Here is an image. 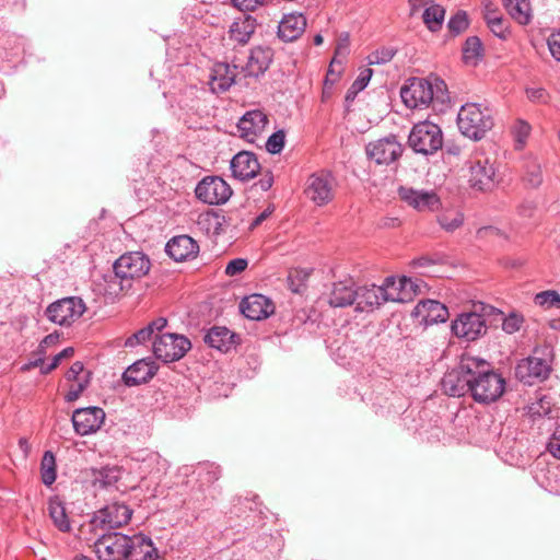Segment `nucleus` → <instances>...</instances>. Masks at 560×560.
<instances>
[{
    "label": "nucleus",
    "mask_w": 560,
    "mask_h": 560,
    "mask_svg": "<svg viewBox=\"0 0 560 560\" xmlns=\"http://www.w3.org/2000/svg\"><path fill=\"white\" fill-rule=\"evenodd\" d=\"M232 2L241 11H254L262 5L266 0H232Z\"/></svg>",
    "instance_id": "obj_58"
},
{
    "label": "nucleus",
    "mask_w": 560,
    "mask_h": 560,
    "mask_svg": "<svg viewBox=\"0 0 560 560\" xmlns=\"http://www.w3.org/2000/svg\"><path fill=\"white\" fill-rule=\"evenodd\" d=\"M485 57V47L478 36H469L462 46V58L465 65L477 66Z\"/></svg>",
    "instance_id": "obj_34"
},
{
    "label": "nucleus",
    "mask_w": 560,
    "mask_h": 560,
    "mask_svg": "<svg viewBox=\"0 0 560 560\" xmlns=\"http://www.w3.org/2000/svg\"><path fill=\"white\" fill-rule=\"evenodd\" d=\"M444 142L443 132L438 124L429 120L413 125L408 136V145L417 154L433 155L442 149Z\"/></svg>",
    "instance_id": "obj_8"
},
{
    "label": "nucleus",
    "mask_w": 560,
    "mask_h": 560,
    "mask_svg": "<svg viewBox=\"0 0 560 560\" xmlns=\"http://www.w3.org/2000/svg\"><path fill=\"white\" fill-rule=\"evenodd\" d=\"M548 49L552 58L560 62V30L552 32L547 38Z\"/></svg>",
    "instance_id": "obj_52"
},
{
    "label": "nucleus",
    "mask_w": 560,
    "mask_h": 560,
    "mask_svg": "<svg viewBox=\"0 0 560 560\" xmlns=\"http://www.w3.org/2000/svg\"><path fill=\"white\" fill-rule=\"evenodd\" d=\"M158 372L156 364L150 359H141L129 365L122 373V382L126 386H139L148 383Z\"/></svg>",
    "instance_id": "obj_23"
},
{
    "label": "nucleus",
    "mask_w": 560,
    "mask_h": 560,
    "mask_svg": "<svg viewBox=\"0 0 560 560\" xmlns=\"http://www.w3.org/2000/svg\"><path fill=\"white\" fill-rule=\"evenodd\" d=\"M445 256L442 254L422 255L412 260V266L416 268H423L433 265L444 264Z\"/></svg>",
    "instance_id": "obj_48"
},
{
    "label": "nucleus",
    "mask_w": 560,
    "mask_h": 560,
    "mask_svg": "<svg viewBox=\"0 0 560 560\" xmlns=\"http://www.w3.org/2000/svg\"><path fill=\"white\" fill-rule=\"evenodd\" d=\"M129 546L126 560H158L160 557L152 539L142 533L129 536Z\"/></svg>",
    "instance_id": "obj_27"
},
{
    "label": "nucleus",
    "mask_w": 560,
    "mask_h": 560,
    "mask_svg": "<svg viewBox=\"0 0 560 560\" xmlns=\"http://www.w3.org/2000/svg\"><path fill=\"white\" fill-rule=\"evenodd\" d=\"M84 365L81 361H75L72 363L68 372L66 373V378L68 381H77L79 375L83 372Z\"/></svg>",
    "instance_id": "obj_60"
},
{
    "label": "nucleus",
    "mask_w": 560,
    "mask_h": 560,
    "mask_svg": "<svg viewBox=\"0 0 560 560\" xmlns=\"http://www.w3.org/2000/svg\"><path fill=\"white\" fill-rule=\"evenodd\" d=\"M397 192L401 201L418 212H435L442 206L441 198L434 190L400 186Z\"/></svg>",
    "instance_id": "obj_14"
},
{
    "label": "nucleus",
    "mask_w": 560,
    "mask_h": 560,
    "mask_svg": "<svg viewBox=\"0 0 560 560\" xmlns=\"http://www.w3.org/2000/svg\"><path fill=\"white\" fill-rule=\"evenodd\" d=\"M73 353H74V349L72 347H68V348L63 349L62 351H60L58 354H56L52 358V361L50 364L42 366V369H40L42 374L50 373L52 370H55L60 364L62 359L70 358L73 355Z\"/></svg>",
    "instance_id": "obj_50"
},
{
    "label": "nucleus",
    "mask_w": 560,
    "mask_h": 560,
    "mask_svg": "<svg viewBox=\"0 0 560 560\" xmlns=\"http://www.w3.org/2000/svg\"><path fill=\"white\" fill-rule=\"evenodd\" d=\"M236 66L231 67L225 62H217L210 74V89L214 93L226 92L236 81Z\"/></svg>",
    "instance_id": "obj_29"
},
{
    "label": "nucleus",
    "mask_w": 560,
    "mask_h": 560,
    "mask_svg": "<svg viewBox=\"0 0 560 560\" xmlns=\"http://www.w3.org/2000/svg\"><path fill=\"white\" fill-rule=\"evenodd\" d=\"M48 514L54 525L62 533L71 530V523L66 512L63 502L58 497H52L48 501Z\"/></svg>",
    "instance_id": "obj_33"
},
{
    "label": "nucleus",
    "mask_w": 560,
    "mask_h": 560,
    "mask_svg": "<svg viewBox=\"0 0 560 560\" xmlns=\"http://www.w3.org/2000/svg\"><path fill=\"white\" fill-rule=\"evenodd\" d=\"M523 323V317L518 314L511 313L502 320V329L508 334H514L520 330Z\"/></svg>",
    "instance_id": "obj_49"
},
{
    "label": "nucleus",
    "mask_w": 560,
    "mask_h": 560,
    "mask_svg": "<svg viewBox=\"0 0 560 560\" xmlns=\"http://www.w3.org/2000/svg\"><path fill=\"white\" fill-rule=\"evenodd\" d=\"M494 307L479 303L474 305V311L460 313L452 322V332L466 341H475L487 334L488 326L486 314H491Z\"/></svg>",
    "instance_id": "obj_6"
},
{
    "label": "nucleus",
    "mask_w": 560,
    "mask_h": 560,
    "mask_svg": "<svg viewBox=\"0 0 560 560\" xmlns=\"http://www.w3.org/2000/svg\"><path fill=\"white\" fill-rule=\"evenodd\" d=\"M167 325V319L164 317H159L151 323L148 324L149 328H151L152 334L162 331L163 328Z\"/></svg>",
    "instance_id": "obj_64"
},
{
    "label": "nucleus",
    "mask_w": 560,
    "mask_h": 560,
    "mask_svg": "<svg viewBox=\"0 0 560 560\" xmlns=\"http://www.w3.org/2000/svg\"><path fill=\"white\" fill-rule=\"evenodd\" d=\"M40 478L42 482L49 487L57 478L56 458L51 451H46L40 462Z\"/></svg>",
    "instance_id": "obj_39"
},
{
    "label": "nucleus",
    "mask_w": 560,
    "mask_h": 560,
    "mask_svg": "<svg viewBox=\"0 0 560 560\" xmlns=\"http://www.w3.org/2000/svg\"><path fill=\"white\" fill-rule=\"evenodd\" d=\"M231 186L220 176H205L196 186L198 200L210 206L224 205L232 196Z\"/></svg>",
    "instance_id": "obj_11"
},
{
    "label": "nucleus",
    "mask_w": 560,
    "mask_h": 560,
    "mask_svg": "<svg viewBox=\"0 0 560 560\" xmlns=\"http://www.w3.org/2000/svg\"><path fill=\"white\" fill-rule=\"evenodd\" d=\"M469 26L468 14L464 10H458L455 14L451 16L447 22L448 32L453 36H457L465 32Z\"/></svg>",
    "instance_id": "obj_42"
},
{
    "label": "nucleus",
    "mask_w": 560,
    "mask_h": 560,
    "mask_svg": "<svg viewBox=\"0 0 560 560\" xmlns=\"http://www.w3.org/2000/svg\"><path fill=\"white\" fill-rule=\"evenodd\" d=\"M366 155L377 164L389 165L397 161L402 154V147L396 136L390 135L383 139L369 142L365 147Z\"/></svg>",
    "instance_id": "obj_15"
},
{
    "label": "nucleus",
    "mask_w": 560,
    "mask_h": 560,
    "mask_svg": "<svg viewBox=\"0 0 560 560\" xmlns=\"http://www.w3.org/2000/svg\"><path fill=\"white\" fill-rule=\"evenodd\" d=\"M198 475L203 483L212 485L220 478L221 469L213 463H206L199 467Z\"/></svg>",
    "instance_id": "obj_43"
},
{
    "label": "nucleus",
    "mask_w": 560,
    "mask_h": 560,
    "mask_svg": "<svg viewBox=\"0 0 560 560\" xmlns=\"http://www.w3.org/2000/svg\"><path fill=\"white\" fill-rule=\"evenodd\" d=\"M89 384V380L85 378L83 381L78 382L77 385H72L69 389V392L66 394L65 399L67 402H73L75 401L80 395L84 392Z\"/></svg>",
    "instance_id": "obj_57"
},
{
    "label": "nucleus",
    "mask_w": 560,
    "mask_h": 560,
    "mask_svg": "<svg viewBox=\"0 0 560 560\" xmlns=\"http://www.w3.org/2000/svg\"><path fill=\"white\" fill-rule=\"evenodd\" d=\"M129 547V536L119 532L104 534L94 542L98 560H126Z\"/></svg>",
    "instance_id": "obj_12"
},
{
    "label": "nucleus",
    "mask_w": 560,
    "mask_h": 560,
    "mask_svg": "<svg viewBox=\"0 0 560 560\" xmlns=\"http://www.w3.org/2000/svg\"><path fill=\"white\" fill-rule=\"evenodd\" d=\"M165 252L173 260L185 261L197 256L199 245L189 235H177L166 243Z\"/></svg>",
    "instance_id": "obj_24"
},
{
    "label": "nucleus",
    "mask_w": 560,
    "mask_h": 560,
    "mask_svg": "<svg viewBox=\"0 0 560 560\" xmlns=\"http://www.w3.org/2000/svg\"><path fill=\"white\" fill-rule=\"evenodd\" d=\"M334 177L330 173L313 174L308 178L306 194L317 206H324L334 199Z\"/></svg>",
    "instance_id": "obj_20"
},
{
    "label": "nucleus",
    "mask_w": 560,
    "mask_h": 560,
    "mask_svg": "<svg viewBox=\"0 0 560 560\" xmlns=\"http://www.w3.org/2000/svg\"><path fill=\"white\" fill-rule=\"evenodd\" d=\"M230 168L233 177L247 182L257 176L260 164L255 153L241 151L232 158Z\"/></svg>",
    "instance_id": "obj_22"
},
{
    "label": "nucleus",
    "mask_w": 560,
    "mask_h": 560,
    "mask_svg": "<svg viewBox=\"0 0 560 560\" xmlns=\"http://www.w3.org/2000/svg\"><path fill=\"white\" fill-rule=\"evenodd\" d=\"M272 184L273 175L270 171H267L255 186H258L262 191H267L272 187Z\"/></svg>",
    "instance_id": "obj_61"
},
{
    "label": "nucleus",
    "mask_w": 560,
    "mask_h": 560,
    "mask_svg": "<svg viewBox=\"0 0 560 560\" xmlns=\"http://www.w3.org/2000/svg\"><path fill=\"white\" fill-rule=\"evenodd\" d=\"M240 311L250 320H262L273 314L275 305L262 294H250L241 301Z\"/></svg>",
    "instance_id": "obj_21"
},
{
    "label": "nucleus",
    "mask_w": 560,
    "mask_h": 560,
    "mask_svg": "<svg viewBox=\"0 0 560 560\" xmlns=\"http://www.w3.org/2000/svg\"><path fill=\"white\" fill-rule=\"evenodd\" d=\"M526 95L530 102L546 104L549 100L547 91L542 88H532L526 90Z\"/></svg>",
    "instance_id": "obj_56"
},
{
    "label": "nucleus",
    "mask_w": 560,
    "mask_h": 560,
    "mask_svg": "<svg viewBox=\"0 0 560 560\" xmlns=\"http://www.w3.org/2000/svg\"><path fill=\"white\" fill-rule=\"evenodd\" d=\"M372 75H373V70L371 68L363 69L360 72V74L358 75V78L354 80V82L352 83V92L359 93V92L363 91L368 86Z\"/></svg>",
    "instance_id": "obj_51"
},
{
    "label": "nucleus",
    "mask_w": 560,
    "mask_h": 560,
    "mask_svg": "<svg viewBox=\"0 0 560 560\" xmlns=\"http://www.w3.org/2000/svg\"><path fill=\"white\" fill-rule=\"evenodd\" d=\"M535 303L548 308H560V294L553 290L539 292L535 296Z\"/></svg>",
    "instance_id": "obj_44"
},
{
    "label": "nucleus",
    "mask_w": 560,
    "mask_h": 560,
    "mask_svg": "<svg viewBox=\"0 0 560 560\" xmlns=\"http://www.w3.org/2000/svg\"><path fill=\"white\" fill-rule=\"evenodd\" d=\"M410 7V15L417 14L420 9L427 8L433 3V0H408Z\"/></svg>",
    "instance_id": "obj_62"
},
{
    "label": "nucleus",
    "mask_w": 560,
    "mask_h": 560,
    "mask_svg": "<svg viewBox=\"0 0 560 560\" xmlns=\"http://www.w3.org/2000/svg\"><path fill=\"white\" fill-rule=\"evenodd\" d=\"M526 413L533 421L545 417L551 418L552 404L548 397H540L527 406Z\"/></svg>",
    "instance_id": "obj_41"
},
{
    "label": "nucleus",
    "mask_w": 560,
    "mask_h": 560,
    "mask_svg": "<svg viewBox=\"0 0 560 560\" xmlns=\"http://www.w3.org/2000/svg\"><path fill=\"white\" fill-rule=\"evenodd\" d=\"M191 349L190 340L184 335L162 334L153 341V353L164 363L180 360Z\"/></svg>",
    "instance_id": "obj_9"
},
{
    "label": "nucleus",
    "mask_w": 560,
    "mask_h": 560,
    "mask_svg": "<svg viewBox=\"0 0 560 560\" xmlns=\"http://www.w3.org/2000/svg\"><path fill=\"white\" fill-rule=\"evenodd\" d=\"M530 125L525 120H517L514 126V136L516 141L523 145L530 133Z\"/></svg>",
    "instance_id": "obj_53"
},
{
    "label": "nucleus",
    "mask_w": 560,
    "mask_h": 560,
    "mask_svg": "<svg viewBox=\"0 0 560 560\" xmlns=\"http://www.w3.org/2000/svg\"><path fill=\"white\" fill-rule=\"evenodd\" d=\"M268 124L267 115L260 109L246 112L237 124L241 137L254 142L256 137L264 131Z\"/></svg>",
    "instance_id": "obj_25"
},
{
    "label": "nucleus",
    "mask_w": 560,
    "mask_h": 560,
    "mask_svg": "<svg viewBox=\"0 0 560 560\" xmlns=\"http://www.w3.org/2000/svg\"><path fill=\"white\" fill-rule=\"evenodd\" d=\"M120 479V469L116 466H104L91 469V481L94 487L105 489Z\"/></svg>",
    "instance_id": "obj_35"
},
{
    "label": "nucleus",
    "mask_w": 560,
    "mask_h": 560,
    "mask_svg": "<svg viewBox=\"0 0 560 560\" xmlns=\"http://www.w3.org/2000/svg\"><path fill=\"white\" fill-rule=\"evenodd\" d=\"M535 205L533 202H524L518 207V213L525 218H532L535 212Z\"/></svg>",
    "instance_id": "obj_63"
},
{
    "label": "nucleus",
    "mask_w": 560,
    "mask_h": 560,
    "mask_svg": "<svg viewBox=\"0 0 560 560\" xmlns=\"http://www.w3.org/2000/svg\"><path fill=\"white\" fill-rule=\"evenodd\" d=\"M485 20L487 22L488 27L495 36L503 39L506 37L508 27L498 10L492 9L490 5H487L485 12Z\"/></svg>",
    "instance_id": "obj_40"
},
{
    "label": "nucleus",
    "mask_w": 560,
    "mask_h": 560,
    "mask_svg": "<svg viewBox=\"0 0 560 560\" xmlns=\"http://www.w3.org/2000/svg\"><path fill=\"white\" fill-rule=\"evenodd\" d=\"M396 55V50L389 47H383L381 49H376L368 56V63L370 66L373 65H384L389 62L394 56Z\"/></svg>",
    "instance_id": "obj_45"
},
{
    "label": "nucleus",
    "mask_w": 560,
    "mask_h": 560,
    "mask_svg": "<svg viewBox=\"0 0 560 560\" xmlns=\"http://www.w3.org/2000/svg\"><path fill=\"white\" fill-rule=\"evenodd\" d=\"M85 310V303L81 298L69 296L49 304L45 314L55 324L70 326L83 315Z\"/></svg>",
    "instance_id": "obj_10"
},
{
    "label": "nucleus",
    "mask_w": 560,
    "mask_h": 560,
    "mask_svg": "<svg viewBox=\"0 0 560 560\" xmlns=\"http://www.w3.org/2000/svg\"><path fill=\"white\" fill-rule=\"evenodd\" d=\"M457 125L465 137L480 140L493 127V117L489 108H481L477 103H467L458 112Z\"/></svg>",
    "instance_id": "obj_4"
},
{
    "label": "nucleus",
    "mask_w": 560,
    "mask_h": 560,
    "mask_svg": "<svg viewBox=\"0 0 560 560\" xmlns=\"http://www.w3.org/2000/svg\"><path fill=\"white\" fill-rule=\"evenodd\" d=\"M247 260L244 258H234L228 262L225 273L230 277L240 275L247 268Z\"/></svg>",
    "instance_id": "obj_54"
},
{
    "label": "nucleus",
    "mask_w": 560,
    "mask_h": 560,
    "mask_svg": "<svg viewBox=\"0 0 560 560\" xmlns=\"http://www.w3.org/2000/svg\"><path fill=\"white\" fill-rule=\"evenodd\" d=\"M505 390V380L497 373L491 363L485 359L476 360L469 396L474 401L489 405L497 401Z\"/></svg>",
    "instance_id": "obj_3"
},
{
    "label": "nucleus",
    "mask_w": 560,
    "mask_h": 560,
    "mask_svg": "<svg viewBox=\"0 0 560 560\" xmlns=\"http://www.w3.org/2000/svg\"><path fill=\"white\" fill-rule=\"evenodd\" d=\"M546 450L555 458L560 459V427H558L550 436Z\"/></svg>",
    "instance_id": "obj_55"
},
{
    "label": "nucleus",
    "mask_w": 560,
    "mask_h": 560,
    "mask_svg": "<svg viewBox=\"0 0 560 560\" xmlns=\"http://www.w3.org/2000/svg\"><path fill=\"white\" fill-rule=\"evenodd\" d=\"M132 516V510L125 503L113 502L100 509L93 523L107 527L109 529L119 528L127 525Z\"/></svg>",
    "instance_id": "obj_17"
},
{
    "label": "nucleus",
    "mask_w": 560,
    "mask_h": 560,
    "mask_svg": "<svg viewBox=\"0 0 560 560\" xmlns=\"http://www.w3.org/2000/svg\"><path fill=\"white\" fill-rule=\"evenodd\" d=\"M256 31V19L252 15L244 14L237 18L230 26L229 37L231 40L240 45H245Z\"/></svg>",
    "instance_id": "obj_32"
},
{
    "label": "nucleus",
    "mask_w": 560,
    "mask_h": 560,
    "mask_svg": "<svg viewBox=\"0 0 560 560\" xmlns=\"http://www.w3.org/2000/svg\"><path fill=\"white\" fill-rule=\"evenodd\" d=\"M285 141L284 130H278L269 136L266 141V150L270 154H278L282 151Z\"/></svg>",
    "instance_id": "obj_46"
},
{
    "label": "nucleus",
    "mask_w": 560,
    "mask_h": 560,
    "mask_svg": "<svg viewBox=\"0 0 560 560\" xmlns=\"http://www.w3.org/2000/svg\"><path fill=\"white\" fill-rule=\"evenodd\" d=\"M72 424L77 434L84 436L95 433L105 420V411L100 407H86L74 410Z\"/></svg>",
    "instance_id": "obj_18"
},
{
    "label": "nucleus",
    "mask_w": 560,
    "mask_h": 560,
    "mask_svg": "<svg viewBox=\"0 0 560 560\" xmlns=\"http://www.w3.org/2000/svg\"><path fill=\"white\" fill-rule=\"evenodd\" d=\"M510 15L521 25H527L532 20V9L528 0H503Z\"/></svg>",
    "instance_id": "obj_36"
},
{
    "label": "nucleus",
    "mask_w": 560,
    "mask_h": 560,
    "mask_svg": "<svg viewBox=\"0 0 560 560\" xmlns=\"http://www.w3.org/2000/svg\"><path fill=\"white\" fill-rule=\"evenodd\" d=\"M395 285V278L387 277L382 285H363L357 288L355 294V311L371 312L385 302H404L405 298L399 292H392L390 289Z\"/></svg>",
    "instance_id": "obj_7"
},
{
    "label": "nucleus",
    "mask_w": 560,
    "mask_h": 560,
    "mask_svg": "<svg viewBox=\"0 0 560 560\" xmlns=\"http://www.w3.org/2000/svg\"><path fill=\"white\" fill-rule=\"evenodd\" d=\"M152 337V330L147 325L145 327L139 329L138 331L129 336L125 341V347L133 348L138 345H143L148 340H151Z\"/></svg>",
    "instance_id": "obj_47"
},
{
    "label": "nucleus",
    "mask_w": 560,
    "mask_h": 560,
    "mask_svg": "<svg viewBox=\"0 0 560 560\" xmlns=\"http://www.w3.org/2000/svg\"><path fill=\"white\" fill-rule=\"evenodd\" d=\"M412 317L421 325L430 326L445 323L448 318L447 307L435 300L420 301L411 313Z\"/></svg>",
    "instance_id": "obj_19"
},
{
    "label": "nucleus",
    "mask_w": 560,
    "mask_h": 560,
    "mask_svg": "<svg viewBox=\"0 0 560 560\" xmlns=\"http://www.w3.org/2000/svg\"><path fill=\"white\" fill-rule=\"evenodd\" d=\"M275 211V206L269 205L259 215H257L249 224V230L253 231L258 228L265 220H267Z\"/></svg>",
    "instance_id": "obj_59"
},
{
    "label": "nucleus",
    "mask_w": 560,
    "mask_h": 560,
    "mask_svg": "<svg viewBox=\"0 0 560 560\" xmlns=\"http://www.w3.org/2000/svg\"><path fill=\"white\" fill-rule=\"evenodd\" d=\"M550 372L549 363L545 359L536 357L522 359L515 366V377L526 385H534L547 380Z\"/></svg>",
    "instance_id": "obj_16"
},
{
    "label": "nucleus",
    "mask_w": 560,
    "mask_h": 560,
    "mask_svg": "<svg viewBox=\"0 0 560 560\" xmlns=\"http://www.w3.org/2000/svg\"><path fill=\"white\" fill-rule=\"evenodd\" d=\"M464 213L456 209H445L436 215V222L447 233H453L464 224Z\"/></svg>",
    "instance_id": "obj_37"
},
{
    "label": "nucleus",
    "mask_w": 560,
    "mask_h": 560,
    "mask_svg": "<svg viewBox=\"0 0 560 560\" xmlns=\"http://www.w3.org/2000/svg\"><path fill=\"white\" fill-rule=\"evenodd\" d=\"M400 97L409 108H427L443 110L450 102L445 82L439 78H411L400 90Z\"/></svg>",
    "instance_id": "obj_1"
},
{
    "label": "nucleus",
    "mask_w": 560,
    "mask_h": 560,
    "mask_svg": "<svg viewBox=\"0 0 560 560\" xmlns=\"http://www.w3.org/2000/svg\"><path fill=\"white\" fill-rule=\"evenodd\" d=\"M151 262L142 252H129L121 255L113 265V273L106 275V291L118 295L132 287V281L141 279L150 271Z\"/></svg>",
    "instance_id": "obj_2"
},
{
    "label": "nucleus",
    "mask_w": 560,
    "mask_h": 560,
    "mask_svg": "<svg viewBox=\"0 0 560 560\" xmlns=\"http://www.w3.org/2000/svg\"><path fill=\"white\" fill-rule=\"evenodd\" d=\"M357 288L351 279L332 284L328 303L332 307H346L354 304Z\"/></svg>",
    "instance_id": "obj_31"
},
{
    "label": "nucleus",
    "mask_w": 560,
    "mask_h": 560,
    "mask_svg": "<svg viewBox=\"0 0 560 560\" xmlns=\"http://www.w3.org/2000/svg\"><path fill=\"white\" fill-rule=\"evenodd\" d=\"M445 18V9L441 4L432 3L422 13L423 23L431 32L442 28Z\"/></svg>",
    "instance_id": "obj_38"
},
{
    "label": "nucleus",
    "mask_w": 560,
    "mask_h": 560,
    "mask_svg": "<svg viewBox=\"0 0 560 560\" xmlns=\"http://www.w3.org/2000/svg\"><path fill=\"white\" fill-rule=\"evenodd\" d=\"M272 59L271 49L268 47L257 46L250 49L247 62L242 67L245 77L258 78L269 68Z\"/></svg>",
    "instance_id": "obj_28"
},
{
    "label": "nucleus",
    "mask_w": 560,
    "mask_h": 560,
    "mask_svg": "<svg viewBox=\"0 0 560 560\" xmlns=\"http://www.w3.org/2000/svg\"><path fill=\"white\" fill-rule=\"evenodd\" d=\"M203 341L210 348L226 353L236 347L240 336L224 326H213L205 335Z\"/></svg>",
    "instance_id": "obj_26"
},
{
    "label": "nucleus",
    "mask_w": 560,
    "mask_h": 560,
    "mask_svg": "<svg viewBox=\"0 0 560 560\" xmlns=\"http://www.w3.org/2000/svg\"><path fill=\"white\" fill-rule=\"evenodd\" d=\"M477 357L463 353L459 362L447 371L441 380L442 390L451 397H464L469 395Z\"/></svg>",
    "instance_id": "obj_5"
},
{
    "label": "nucleus",
    "mask_w": 560,
    "mask_h": 560,
    "mask_svg": "<svg viewBox=\"0 0 560 560\" xmlns=\"http://www.w3.org/2000/svg\"><path fill=\"white\" fill-rule=\"evenodd\" d=\"M305 27L306 19L303 14H288L279 22L278 36L285 43L293 42L303 34Z\"/></svg>",
    "instance_id": "obj_30"
},
{
    "label": "nucleus",
    "mask_w": 560,
    "mask_h": 560,
    "mask_svg": "<svg viewBox=\"0 0 560 560\" xmlns=\"http://www.w3.org/2000/svg\"><path fill=\"white\" fill-rule=\"evenodd\" d=\"M469 183L477 190H489L494 186L495 168L483 153H475L469 160Z\"/></svg>",
    "instance_id": "obj_13"
}]
</instances>
